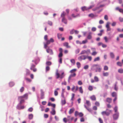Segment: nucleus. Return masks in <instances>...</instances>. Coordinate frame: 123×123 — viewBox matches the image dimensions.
<instances>
[{
	"label": "nucleus",
	"mask_w": 123,
	"mask_h": 123,
	"mask_svg": "<svg viewBox=\"0 0 123 123\" xmlns=\"http://www.w3.org/2000/svg\"><path fill=\"white\" fill-rule=\"evenodd\" d=\"M33 108L32 107H31L28 109V111H29L31 112L33 111Z\"/></svg>",
	"instance_id": "nucleus-45"
},
{
	"label": "nucleus",
	"mask_w": 123,
	"mask_h": 123,
	"mask_svg": "<svg viewBox=\"0 0 123 123\" xmlns=\"http://www.w3.org/2000/svg\"><path fill=\"white\" fill-rule=\"evenodd\" d=\"M33 117V115L32 114H31L29 115V118L30 119H32Z\"/></svg>",
	"instance_id": "nucleus-26"
},
{
	"label": "nucleus",
	"mask_w": 123,
	"mask_h": 123,
	"mask_svg": "<svg viewBox=\"0 0 123 123\" xmlns=\"http://www.w3.org/2000/svg\"><path fill=\"white\" fill-rule=\"evenodd\" d=\"M24 108H25V107L24 106H21L20 107V108H18V107L17 108L18 109H24Z\"/></svg>",
	"instance_id": "nucleus-58"
},
{
	"label": "nucleus",
	"mask_w": 123,
	"mask_h": 123,
	"mask_svg": "<svg viewBox=\"0 0 123 123\" xmlns=\"http://www.w3.org/2000/svg\"><path fill=\"white\" fill-rule=\"evenodd\" d=\"M97 53V52L95 51H94L92 52L91 54V55L93 56L96 55Z\"/></svg>",
	"instance_id": "nucleus-37"
},
{
	"label": "nucleus",
	"mask_w": 123,
	"mask_h": 123,
	"mask_svg": "<svg viewBox=\"0 0 123 123\" xmlns=\"http://www.w3.org/2000/svg\"><path fill=\"white\" fill-rule=\"evenodd\" d=\"M100 60V58L99 57H98L95 58L94 60V62H96V61H98Z\"/></svg>",
	"instance_id": "nucleus-38"
},
{
	"label": "nucleus",
	"mask_w": 123,
	"mask_h": 123,
	"mask_svg": "<svg viewBox=\"0 0 123 123\" xmlns=\"http://www.w3.org/2000/svg\"><path fill=\"white\" fill-rule=\"evenodd\" d=\"M41 98L43 99L44 98V92L42 90H41Z\"/></svg>",
	"instance_id": "nucleus-13"
},
{
	"label": "nucleus",
	"mask_w": 123,
	"mask_h": 123,
	"mask_svg": "<svg viewBox=\"0 0 123 123\" xmlns=\"http://www.w3.org/2000/svg\"><path fill=\"white\" fill-rule=\"evenodd\" d=\"M35 65L33 64H32L30 68V69L32 70H33V72H35L37 71V69L36 68H35Z\"/></svg>",
	"instance_id": "nucleus-7"
},
{
	"label": "nucleus",
	"mask_w": 123,
	"mask_h": 123,
	"mask_svg": "<svg viewBox=\"0 0 123 123\" xmlns=\"http://www.w3.org/2000/svg\"><path fill=\"white\" fill-rule=\"evenodd\" d=\"M46 64L47 66H49L51 65L52 63L51 62L48 61L46 62Z\"/></svg>",
	"instance_id": "nucleus-20"
},
{
	"label": "nucleus",
	"mask_w": 123,
	"mask_h": 123,
	"mask_svg": "<svg viewBox=\"0 0 123 123\" xmlns=\"http://www.w3.org/2000/svg\"><path fill=\"white\" fill-rule=\"evenodd\" d=\"M18 100L19 102V104H22L25 101L24 99L21 96L18 97Z\"/></svg>",
	"instance_id": "nucleus-6"
},
{
	"label": "nucleus",
	"mask_w": 123,
	"mask_h": 123,
	"mask_svg": "<svg viewBox=\"0 0 123 123\" xmlns=\"http://www.w3.org/2000/svg\"><path fill=\"white\" fill-rule=\"evenodd\" d=\"M118 116L119 114L118 113L114 114L113 116L114 119L115 120L117 119L118 117Z\"/></svg>",
	"instance_id": "nucleus-9"
},
{
	"label": "nucleus",
	"mask_w": 123,
	"mask_h": 123,
	"mask_svg": "<svg viewBox=\"0 0 123 123\" xmlns=\"http://www.w3.org/2000/svg\"><path fill=\"white\" fill-rule=\"evenodd\" d=\"M61 103L62 105H65L66 103L65 100L64 99L63 100H62L61 101Z\"/></svg>",
	"instance_id": "nucleus-40"
},
{
	"label": "nucleus",
	"mask_w": 123,
	"mask_h": 123,
	"mask_svg": "<svg viewBox=\"0 0 123 123\" xmlns=\"http://www.w3.org/2000/svg\"><path fill=\"white\" fill-rule=\"evenodd\" d=\"M81 9L82 11H84L86 10H88V8H87L85 6H84L82 7L81 8Z\"/></svg>",
	"instance_id": "nucleus-31"
},
{
	"label": "nucleus",
	"mask_w": 123,
	"mask_h": 123,
	"mask_svg": "<svg viewBox=\"0 0 123 123\" xmlns=\"http://www.w3.org/2000/svg\"><path fill=\"white\" fill-rule=\"evenodd\" d=\"M79 116L80 117H83L84 115L83 114L82 112H80V113H79Z\"/></svg>",
	"instance_id": "nucleus-52"
},
{
	"label": "nucleus",
	"mask_w": 123,
	"mask_h": 123,
	"mask_svg": "<svg viewBox=\"0 0 123 123\" xmlns=\"http://www.w3.org/2000/svg\"><path fill=\"white\" fill-rule=\"evenodd\" d=\"M56 78L57 79H58L59 78H60L61 79H62L65 76V75L64 74V73L63 72L62 73L61 75H60L59 73L58 72V71H57L56 72Z\"/></svg>",
	"instance_id": "nucleus-2"
},
{
	"label": "nucleus",
	"mask_w": 123,
	"mask_h": 123,
	"mask_svg": "<svg viewBox=\"0 0 123 123\" xmlns=\"http://www.w3.org/2000/svg\"><path fill=\"white\" fill-rule=\"evenodd\" d=\"M63 121L65 123L67 122V119L66 118H64L63 119Z\"/></svg>",
	"instance_id": "nucleus-64"
},
{
	"label": "nucleus",
	"mask_w": 123,
	"mask_h": 123,
	"mask_svg": "<svg viewBox=\"0 0 123 123\" xmlns=\"http://www.w3.org/2000/svg\"><path fill=\"white\" fill-rule=\"evenodd\" d=\"M86 56L85 55H82L79 57L78 59L80 61H81L82 60H85L86 59Z\"/></svg>",
	"instance_id": "nucleus-5"
},
{
	"label": "nucleus",
	"mask_w": 123,
	"mask_h": 123,
	"mask_svg": "<svg viewBox=\"0 0 123 123\" xmlns=\"http://www.w3.org/2000/svg\"><path fill=\"white\" fill-rule=\"evenodd\" d=\"M88 89L90 91H92L93 89L92 87L91 86H89L88 87Z\"/></svg>",
	"instance_id": "nucleus-41"
},
{
	"label": "nucleus",
	"mask_w": 123,
	"mask_h": 123,
	"mask_svg": "<svg viewBox=\"0 0 123 123\" xmlns=\"http://www.w3.org/2000/svg\"><path fill=\"white\" fill-rule=\"evenodd\" d=\"M119 21L121 22H123V18L121 17H120L119 18Z\"/></svg>",
	"instance_id": "nucleus-57"
},
{
	"label": "nucleus",
	"mask_w": 123,
	"mask_h": 123,
	"mask_svg": "<svg viewBox=\"0 0 123 123\" xmlns=\"http://www.w3.org/2000/svg\"><path fill=\"white\" fill-rule=\"evenodd\" d=\"M71 15L72 17L74 18L80 16V15L79 14H78L76 15H75L74 14H72Z\"/></svg>",
	"instance_id": "nucleus-30"
},
{
	"label": "nucleus",
	"mask_w": 123,
	"mask_h": 123,
	"mask_svg": "<svg viewBox=\"0 0 123 123\" xmlns=\"http://www.w3.org/2000/svg\"><path fill=\"white\" fill-rule=\"evenodd\" d=\"M86 54H87L90 53V49H88L86 50Z\"/></svg>",
	"instance_id": "nucleus-53"
},
{
	"label": "nucleus",
	"mask_w": 123,
	"mask_h": 123,
	"mask_svg": "<svg viewBox=\"0 0 123 123\" xmlns=\"http://www.w3.org/2000/svg\"><path fill=\"white\" fill-rule=\"evenodd\" d=\"M51 113L52 115H54L55 114V111L54 109H52V111L51 112Z\"/></svg>",
	"instance_id": "nucleus-24"
},
{
	"label": "nucleus",
	"mask_w": 123,
	"mask_h": 123,
	"mask_svg": "<svg viewBox=\"0 0 123 123\" xmlns=\"http://www.w3.org/2000/svg\"><path fill=\"white\" fill-rule=\"evenodd\" d=\"M76 64L77 67L78 68H80L81 67V64L79 62H77Z\"/></svg>",
	"instance_id": "nucleus-25"
},
{
	"label": "nucleus",
	"mask_w": 123,
	"mask_h": 123,
	"mask_svg": "<svg viewBox=\"0 0 123 123\" xmlns=\"http://www.w3.org/2000/svg\"><path fill=\"white\" fill-rule=\"evenodd\" d=\"M104 39L105 40V42L106 43H107L108 42V39L107 37L105 36L104 37Z\"/></svg>",
	"instance_id": "nucleus-43"
},
{
	"label": "nucleus",
	"mask_w": 123,
	"mask_h": 123,
	"mask_svg": "<svg viewBox=\"0 0 123 123\" xmlns=\"http://www.w3.org/2000/svg\"><path fill=\"white\" fill-rule=\"evenodd\" d=\"M63 54L62 53H60L58 55V57L59 58H62V56Z\"/></svg>",
	"instance_id": "nucleus-51"
},
{
	"label": "nucleus",
	"mask_w": 123,
	"mask_h": 123,
	"mask_svg": "<svg viewBox=\"0 0 123 123\" xmlns=\"http://www.w3.org/2000/svg\"><path fill=\"white\" fill-rule=\"evenodd\" d=\"M54 94L55 96H57L58 95V92L56 90H55L54 92Z\"/></svg>",
	"instance_id": "nucleus-47"
},
{
	"label": "nucleus",
	"mask_w": 123,
	"mask_h": 123,
	"mask_svg": "<svg viewBox=\"0 0 123 123\" xmlns=\"http://www.w3.org/2000/svg\"><path fill=\"white\" fill-rule=\"evenodd\" d=\"M96 30V29L95 27H93L92 28V31H95Z\"/></svg>",
	"instance_id": "nucleus-54"
},
{
	"label": "nucleus",
	"mask_w": 123,
	"mask_h": 123,
	"mask_svg": "<svg viewBox=\"0 0 123 123\" xmlns=\"http://www.w3.org/2000/svg\"><path fill=\"white\" fill-rule=\"evenodd\" d=\"M95 105L97 106H99L100 104L98 102L96 101L95 103Z\"/></svg>",
	"instance_id": "nucleus-48"
},
{
	"label": "nucleus",
	"mask_w": 123,
	"mask_h": 123,
	"mask_svg": "<svg viewBox=\"0 0 123 123\" xmlns=\"http://www.w3.org/2000/svg\"><path fill=\"white\" fill-rule=\"evenodd\" d=\"M104 19L106 20H108V17L107 15H105L104 16Z\"/></svg>",
	"instance_id": "nucleus-55"
},
{
	"label": "nucleus",
	"mask_w": 123,
	"mask_h": 123,
	"mask_svg": "<svg viewBox=\"0 0 123 123\" xmlns=\"http://www.w3.org/2000/svg\"><path fill=\"white\" fill-rule=\"evenodd\" d=\"M92 66L93 67H97V69L96 70V72H100L101 71L102 69L101 68H100L99 65L97 64H94Z\"/></svg>",
	"instance_id": "nucleus-4"
},
{
	"label": "nucleus",
	"mask_w": 123,
	"mask_h": 123,
	"mask_svg": "<svg viewBox=\"0 0 123 123\" xmlns=\"http://www.w3.org/2000/svg\"><path fill=\"white\" fill-rule=\"evenodd\" d=\"M79 113L80 112H79L78 111H75L74 113V116L75 117H77V116L78 115L79 116Z\"/></svg>",
	"instance_id": "nucleus-27"
},
{
	"label": "nucleus",
	"mask_w": 123,
	"mask_h": 123,
	"mask_svg": "<svg viewBox=\"0 0 123 123\" xmlns=\"http://www.w3.org/2000/svg\"><path fill=\"white\" fill-rule=\"evenodd\" d=\"M62 34H58L57 36H58V39H60L61 38V37H62Z\"/></svg>",
	"instance_id": "nucleus-50"
},
{
	"label": "nucleus",
	"mask_w": 123,
	"mask_h": 123,
	"mask_svg": "<svg viewBox=\"0 0 123 123\" xmlns=\"http://www.w3.org/2000/svg\"><path fill=\"white\" fill-rule=\"evenodd\" d=\"M110 24V23L109 22H107V23L106 25V27L107 28L110 27L109 25Z\"/></svg>",
	"instance_id": "nucleus-56"
},
{
	"label": "nucleus",
	"mask_w": 123,
	"mask_h": 123,
	"mask_svg": "<svg viewBox=\"0 0 123 123\" xmlns=\"http://www.w3.org/2000/svg\"><path fill=\"white\" fill-rule=\"evenodd\" d=\"M26 75H29L30 74V71L28 69H27L26 70Z\"/></svg>",
	"instance_id": "nucleus-60"
},
{
	"label": "nucleus",
	"mask_w": 123,
	"mask_h": 123,
	"mask_svg": "<svg viewBox=\"0 0 123 123\" xmlns=\"http://www.w3.org/2000/svg\"><path fill=\"white\" fill-rule=\"evenodd\" d=\"M74 93H72V98H71V100L72 101H73L74 99Z\"/></svg>",
	"instance_id": "nucleus-46"
},
{
	"label": "nucleus",
	"mask_w": 123,
	"mask_h": 123,
	"mask_svg": "<svg viewBox=\"0 0 123 123\" xmlns=\"http://www.w3.org/2000/svg\"><path fill=\"white\" fill-rule=\"evenodd\" d=\"M117 65L119 66H122V64L120 62H118L117 63Z\"/></svg>",
	"instance_id": "nucleus-44"
},
{
	"label": "nucleus",
	"mask_w": 123,
	"mask_h": 123,
	"mask_svg": "<svg viewBox=\"0 0 123 123\" xmlns=\"http://www.w3.org/2000/svg\"><path fill=\"white\" fill-rule=\"evenodd\" d=\"M79 91L80 93L82 94L83 93V91L82 87L80 86L79 88Z\"/></svg>",
	"instance_id": "nucleus-21"
},
{
	"label": "nucleus",
	"mask_w": 123,
	"mask_h": 123,
	"mask_svg": "<svg viewBox=\"0 0 123 123\" xmlns=\"http://www.w3.org/2000/svg\"><path fill=\"white\" fill-rule=\"evenodd\" d=\"M88 59L89 61H91L92 59V57L91 56H86V59Z\"/></svg>",
	"instance_id": "nucleus-28"
},
{
	"label": "nucleus",
	"mask_w": 123,
	"mask_h": 123,
	"mask_svg": "<svg viewBox=\"0 0 123 123\" xmlns=\"http://www.w3.org/2000/svg\"><path fill=\"white\" fill-rule=\"evenodd\" d=\"M48 24L50 26H51L52 25V22L50 21H48Z\"/></svg>",
	"instance_id": "nucleus-59"
},
{
	"label": "nucleus",
	"mask_w": 123,
	"mask_h": 123,
	"mask_svg": "<svg viewBox=\"0 0 123 123\" xmlns=\"http://www.w3.org/2000/svg\"><path fill=\"white\" fill-rule=\"evenodd\" d=\"M28 93H25V94L23 96H21L22 98L24 99H27L28 98Z\"/></svg>",
	"instance_id": "nucleus-11"
},
{
	"label": "nucleus",
	"mask_w": 123,
	"mask_h": 123,
	"mask_svg": "<svg viewBox=\"0 0 123 123\" xmlns=\"http://www.w3.org/2000/svg\"><path fill=\"white\" fill-rule=\"evenodd\" d=\"M90 98L92 100L95 101L96 100V97L94 95H92L90 97Z\"/></svg>",
	"instance_id": "nucleus-18"
},
{
	"label": "nucleus",
	"mask_w": 123,
	"mask_h": 123,
	"mask_svg": "<svg viewBox=\"0 0 123 123\" xmlns=\"http://www.w3.org/2000/svg\"><path fill=\"white\" fill-rule=\"evenodd\" d=\"M46 52L48 53L50 55H53V51L52 49H46Z\"/></svg>",
	"instance_id": "nucleus-8"
},
{
	"label": "nucleus",
	"mask_w": 123,
	"mask_h": 123,
	"mask_svg": "<svg viewBox=\"0 0 123 123\" xmlns=\"http://www.w3.org/2000/svg\"><path fill=\"white\" fill-rule=\"evenodd\" d=\"M110 55L111 56V57L112 58H114L115 55L113 54V53L112 52H111L110 53Z\"/></svg>",
	"instance_id": "nucleus-22"
},
{
	"label": "nucleus",
	"mask_w": 123,
	"mask_h": 123,
	"mask_svg": "<svg viewBox=\"0 0 123 123\" xmlns=\"http://www.w3.org/2000/svg\"><path fill=\"white\" fill-rule=\"evenodd\" d=\"M24 87H22L20 89V92H23L24 90Z\"/></svg>",
	"instance_id": "nucleus-42"
},
{
	"label": "nucleus",
	"mask_w": 123,
	"mask_h": 123,
	"mask_svg": "<svg viewBox=\"0 0 123 123\" xmlns=\"http://www.w3.org/2000/svg\"><path fill=\"white\" fill-rule=\"evenodd\" d=\"M9 85L10 86L12 87L14 85V82H10L9 83Z\"/></svg>",
	"instance_id": "nucleus-32"
},
{
	"label": "nucleus",
	"mask_w": 123,
	"mask_h": 123,
	"mask_svg": "<svg viewBox=\"0 0 123 123\" xmlns=\"http://www.w3.org/2000/svg\"><path fill=\"white\" fill-rule=\"evenodd\" d=\"M68 43L67 42H65L63 43V45L64 46H66L67 48H69L70 47L68 45Z\"/></svg>",
	"instance_id": "nucleus-15"
},
{
	"label": "nucleus",
	"mask_w": 123,
	"mask_h": 123,
	"mask_svg": "<svg viewBox=\"0 0 123 123\" xmlns=\"http://www.w3.org/2000/svg\"><path fill=\"white\" fill-rule=\"evenodd\" d=\"M109 75V73L108 72H103V75L104 76H108Z\"/></svg>",
	"instance_id": "nucleus-17"
},
{
	"label": "nucleus",
	"mask_w": 123,
	"mask_h": 123,
	"mask_svg": "<svg viewBox=\"0 0 123 123\" xmlns=\"http://www.w3.org/2000/svg\"><path fill=\"white\" fill-rule=\"evenodd\" d=\"M48 105L49 106H51L54 108L55 107V104H52L50 102L48 103Z\"/></svg>",
	"instance_id": "nucleus-14"
},
{
	"label": "nucleus",
	"mask_w": 123,
	"mask_h": 123,
	"mask_svg": "<svg viewBox=\"0 0 123 123\" xmlns=\"http://www.w3.org/2000/svg\"><path fill=\"white\" fill-rule=\"evenodd\" d=\"M91 34V32H90V34L88 35L87 37V38L88 39H91L92 37V36L90 34Z\"/></svg>",
	"instance_id": "nucleus-34"
},
{
	"label": "nucleus",
	"mask_w": 123,
	"mask_h": 123,
	"mask_svg": "<svg viewBox=\"0 0 123 123\" xmlns=\"http://www.w3.org/2000/svg\"><path fill=\"white\" fill-rule=\"evenodd\" d=\"M112 100V99L111 98H108L106 99V101L109 103H110L111 102Z\"/></svg>",
	"instance_id": "nucleus-19"
},
{
	"label": "nucleus",
	"mask_w": 123,
	"mask_h": 123,
	"mask_svg": "<svg viewBox=\"0 0 123 123\" xmlns=\"http://www.w3.org/2000/svg\"><path fill=\"white\" fill-rule=\"evenodd\" d=\"M111 112V110L107 109L106 111H104L102 112H101V114L103 115H106L108 116L110 115Z\"/></svg>",
	"instance_id": "nucleus-3"
},
{
	"label": "nucleus",
	"mask_w": 123,
	"mask_h": 123,
	"mask_svg": "<svg viewBox=\"0 0 123 123\" xmlns=\"http://www.w3.org/2000/svg\"><path fill=\"white\" fill-rule=\"evenodd\" d=\"M50 69V67L49 66H46L45 68L46 72H47L48 71H49Z\"/></svg>",
	"instance_id": "nucleus-29"
},
{
	"label": "nucleus",
	"mask_w": 123,
	"mask_h": 123,
	"mask_svg": "<svg viewBox=\"0 0 123 123\" xmlns=\"http://www.w3.org/2000/svg\"><path fill=\"white\" fill-rule=\"evenodd\" d=\"M86 50H83L80 53V55H83L84 54H86Z\"/></svg>",
	"instance_id": "nucleus-39"
},
{
	"label": "nucleus",
	"mask_w": 123,
	"mask_h": 123,
	"mask_svg": "<svg viewBox=\"0 0 123 123\" xmlns=\"http://www.w3.org/2000/svg\"><path fill=\"white\" fill-rule=\"evenodd\" d=\"M94 79L95 81L96 82H98L99 81L98 78L97 76H95L94 77Z\"/></svg>",
	"instance_id": "nucleus-33"
},
{
	"label": "nucleus",
	"mask_w": 123,
	"mask_h": 123,
	"mask_svg": "<svg viewBox=\"0 0 123 123\" xmlns=\"http://www.w3.org/2000/svg\"><path fill=\"white\" fill-rule=\"evenodd\" d=\"M74 108H72L70 109L68 112L69 113V114H71L74 112Z\"/></svg>",
	"instance_id": "nucleus-12"
},
{
	"label": "nucleus",
	"mask_w": 123,
	"mask_h": 123,
	"mask_svg": "<svg viewBox=\"0 0 123 123\" xmlns=\"http://www.w3.org/2000/svg\"><path fill=\"white\" fill-rule=\"evenodd\" d=\"M104 70L105 71H107L108 69V67L107 66H104Z\"/></svg>",
	"instance_id": "nucleus-36"
},
{
	"label": "nucleus",
	"mask_w": 123,
	"mask_h": 123,
	"mask_svg": "<svg viewBox=\"0 0 123 123\" xmlns=\"http://www.w3.org/2000/svg\"><path fill=\"white\" fill-rule=\"evenodd\" d=\"M86 104L88 105H90V101H89L87 100L86 101Z\"/></svg>",
	"instance_id": "nucleus-62"
},
{
	"label": "nucleus",
	"mask_w": 123,
	"mask_h": 123,
	"mask_svg": "<svg viewBox=\"0 0 123 123\" xmlns=\"http://www.w3.org/2000/svg\"><path fill=\"white\" fill-rule=\"evenodd\" d=\"M26 80L27 81L29 82H31V80L29 78H25Z\"/></svg>",
	"instance_id": "nucleus-49"
},
{
	"label": "nucleus",
	"mask_w": 123,
	"mask_h": 123,
	"mask_svg": "<svg viewBox=\"0 0 123 123\" xmlns=\"http://www.w3.org/2000/svg\"><path fill=\"white\" fill-rule=\"evenodd\" d=\"M78 84L79 85H81L82 84V83L81 81H79L78 82Z\"/></svg>",
	"instance_id": "nucleus-61"
},
{
	"label": "nucleus",
	"mask_w": 123,
	"mask_h": 123,
	"mask_svg": "<svg viewBox=\"0 0 123 123\" xmlns=\"http://www.w3.org/2000/svg\"><path fill=\"white\" fill-rule=\"evenodd\" d=\"M71 62L73 64V65H74L75 64V61L74 59H72L70 60Z\"/></svg>",
	"instance_id": "nucleus-23"
},
{
	"label": "nucleus",
	"mask_w": 123,
	"mask_h": 123,
	"mask_svg": "<svg viewBox=\"0 0 123 123\" xmlns=\"http://www.w3.org/2000/svg\"><path fill=\"white\" fill-rule=\"evenodd\" d=\"M118 72L120 73H123V69L122 68L119 69L118 70Z\"/></svg>",
	"instance_id": "nucleus-35"
},
{
	"label": "nucleus",
	"mask_w": 123,
	"mask_h": 123,
	"mask_svg": "<svg viewBox=\"0 0 123 123\" xmlns=\"http://www.w3.org/2000/svg\"><path fill=\"white\" fill-rule=\"evenodd\" d=\"M76 71L77 69H74L70 71V72L71 74L69 75L68 78V81L69 83L70 82V80L72 77H74L76 76V74L75 72Z\"/></svg>",
	"instance_id": "nucleus-1"
},
{
	"label": "nucleus",
	"mask_w": 123,
	"mask_h": 123,
	"mask_svg": "<svg viewBox=\"0 0 123 123\" xmlns=\"http://www.w3.org/2000/svg\"><path fill=\"white\" fill-rule=\"evenodd\" d=\"M66 13L64 12H63V13L62 14L61 16V17L62 18V21H63L64 20H65V18L64 17Z\"/></svg>",
	"instance_id": "nucleus-10"
},
{
	"label": "nucleus",
	"mask_w": 123,
	"mask_h": 123,
	"mask_svg": "<svg viewBox=\"0 0 123 123\" xmlns=\"http://www.w3.org/2000/svg\"><path fill=\"white\" fill-rule=\"evenodd\" d=\"M75 86H73V87H72V88L71 89H72V91L73 92H75V90H74V89H75Z\"/></svg>",
	"instance_id": "nucleus-63"
},
{
	"label": "nucleus",
	"mask_w": 123,
	"mask_h": 123,
	"mask_svg": "<svg viewBox=\"0 0 123 123\" xmlns=\"http://www.w3.org/2000/svg\"><path fill=\"white\" fill-rule=\"evenodd\" d=\"M111 96L113 97H117V94L116 92H113L111 93Z\"/></svg>",
	"instance_id": "nucleus-16"
}]
</instances>
